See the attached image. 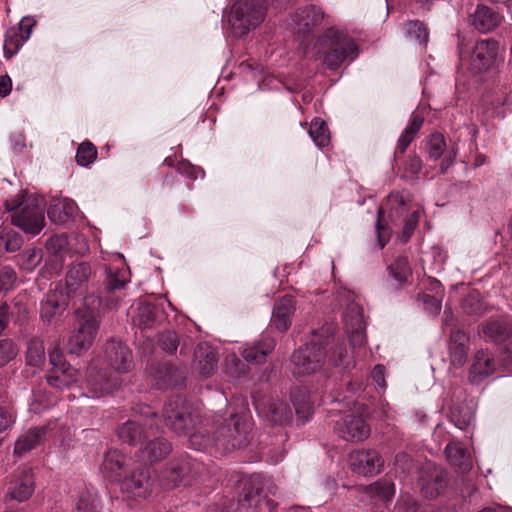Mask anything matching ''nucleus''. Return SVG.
I'll return each mask as SVG.
<instances>
[{
    "instance_id": "obj_1",
    "label": "nucleus",
    "mask_w": 512,
    "mask_h": 512,
    "mask_svg": "<svg viewBox=\"0 0 512 512\" xmlns=\"http://www.w3.org/2000/svg\"><path fill=\"white\" fill-rule=\"evenodd\" d=\"M5 207L11 214V222L26 234L37 235L45 226L46 203L43 197L20 191L6 200Z\"/></svg>"
},
{
    "instance_id": "obj_2",
    "label": "nucleus",
    "mask_w": 512,
    "mask_h": 512,
    "mask_svg": "<svg viewBox=\"0 0 512 512\" xmlns=\"http://www.w3.org/2000/svg\"><path fill=\"white\" fill-rule=\"evenodd\" d=\"M217 436L211 438L206 430L199 429L189 437V443L195 450H206L216 445L225 450L241 448L248 442L249 424L243 416L231 415L229 423L217 428Z\"/></svg>"
},
{
    "instance_id": "obj_3",
    "label": "nucleus",
    "mask_w": 512,
    "mask_h": 512,
    "mask_svg": "<svg viewBox=\"0 0 512 512\" xmlns=\"http://www.w3.org/2000/svg\"><path fill=\"white\" fill-rule=\"evenodd\" d=\"M317 45L327 48L324 52V64L329 69L339 68L345 61H353L359 53L354 40L344 31L329 28L319 37Z\"/></svg>"
},
{
    "instance_id": "obj_4",
    "label": "nucleus",
    "mask_w": 512,
    "mask_h": 512,
    "mask_svg": "<svg viewBox=\"0 0 512 512\" xmlns=\"http://www.w3.org/2000/svg\"><path fill=\"white\" fill-rule=\"evenodd\" d=\"M77 324L68 338L67 349L70 354L81 355L93 344L99 328L97 315L88 310H78Z\"/></svg>"
},
{
    "instance_id": "obj_5",
    "label": "nucleus",
    "mask_w": 512,
    "mask_h": 512,
    "mask_svg": "<svg viewBox=\"0 0 512 512\" xmlns=\"http://www.w3.org/2000/svg\"><path fill=\"white\" fill-rule=\"evenodd\" d=\"M265 10L261 0L239 1L233 5L228 21L235 33L242 36L264 20Z\"/></svg>"
},
{
    "instance_id": "obj_6",
    "label": "nucleus",
    "mask_w": 512,
    "mask_h": 512,
    "mask_svg": "<svg viewBox=\"0 0 512 512\" xmlns=\"http://www.w3.org/2000/svg\"><path fill=\"white\" fill-rule=\"evenodd\" d=\"M196 417L192 406L181 396L171 398L163 408L166 425L178 434L194 426Z\"/></svg>"
},
{
    "instance_id": "obj_7",
    "label": "nucleus",
    "mask_w": 512,
    "mask_h": 512,
    "mask_svg": "<svg viewBox=\"0 0 512 512\" xmlns=\"http://www.w3.org/2000/svg\"><path fill=\"white\" fill-rule=\"evenodd\" d=\"M156 415L148 408L146 416L139 420H128L118 429V437L123 443L131 446L142 444L151 436H155Z\"/></svg>"
},
{
    "instance_id": "obj_8",
    "label": "nucleus",
    "mask_w": 512,
    "mask_h": 512,
    "mask_svg": "<svg viewBox=\"0 0 512 512\" xmlns=\"http://www.w3.org/2000/svg\"><path fill=\"white\" fill-rule=\"evenodd\" d=\"M325 352L317 343L306 344L292 355V372L294 375H308L321 368Z\"/></svg>"
},
{
    "instance_id": "obj_9",
    "label": "nucleus",
    "mask_w": 512,
    "mask_h": 512,
    "mask_svg": "<svg viewBox=\"0 0 512 512\" xmlns=\"http://www.w3.org/2000/svg\"><path fill=\"white\" fill-rule=\"evenodd\" d=\"M105 272V287L99 300L107 307L112 308L118 305L122 290L130 282V273L124 267L113 266L106 267Z\"/></svg>"
},
{
    "instance_id": "obj_10",
    "label": "nucleus",
    "mask_w": 512,
    "mask_h": 512,
    "mask_svg": "<svg viewBox=\"0 0 512 512\" xmlns=\"http://www.w3.org/2000/svg\"><path fill=\"white\" fill-rule=\"evenodd\" d=\"M291 19L295 35L298 39L304 40L323 24L325 14L321 8L308 5L297 9Z\"/></svg>"
},
{
    "instance_id": "obj_11",
    "label": "nucleus",
    "mask_w": 512,
    "mask_h": 512,
    "mask_svg": "<svg viewBox=\"0 0 512 512\" xmlns=\"http://www.w3.org/2000/svg\"><path fill=\"white\" fill-rule=\"evenodd\" d=\"M334 430L342 439L350 442H361L370 435L369 424L360 416L344 415L335 424Z\"/></svg>"
},
{
    "instance_id": "obj_12",
    "label": "nucleus",
    "mask_w": 512,
    "mask_h": 512,
    "mask_svg": "<svg viewBox=\"0 0 512 512\" xmlns=\"http://www.w3.org/2000/svg\"><path fill=\"white\" fill-rule=\"evenodd\" d=\"M91 265L87 262H77L69 266L65 285L68 296L83 295L89 288V283L94 276Z\"/></svg>"
},
{
    "instance_id": "obj_13",
    "label": "nucleus",
    "mask_w": 512,
    "mask_h": 512,
    "mask_svg": "<svg viewBox=\"0 0 512 512\" xmlns=\"http://www.w3.org/2000/svg\"><path fill=\"white\" fill-rule=\"evenodd\" d=\"M149 469L145 466L133 470L118 482L122 493L128 498H145L150 492Z\"/></svg>"
},
{
    "instance_id": "obj_14",
    "label": "nucleus",
    "mask_w": 512,
    "mask_h": 512,
    "mask_svg": "<svg viewBox=\"0 0 512 512\" xmlns=\"http://www.w3.org/2000/svg\"><path fill=\"white\" fill-rule=\"evenodd\" d=\"M498 48V42L493 39L478 41L470 56V70L473 73H480L488 70L496 59Z\"/></svg>"
},
{
    "instance_id": "obj_15",
    "label": "nucleus",
    "mask_w": 512,
    "mask_h": 512,
    "mask_svg": "<svg viewBox=\"0 0 512 512\" xmlns=\"http://www.w3.org/2000/svg\"><path fill=\"white\" fill-rule=\"evenodd\" d=\"M344 323L351 346L362 347L366 343L363 310L357 303H350L344 314Z\"/></svg>"
},
{
    "instance_id": "obj_16",
    "label": "nucleus",
    "mask_w": 512,
    "mask_h": 512,
    "mask_svg": "<svg viewBox=\"0 0 512 512\" xmlns=\"http://www.w3.org/2000/svg\"><path fill=\"white\" fill-rule=\"evenodd\" d=\"M497 362L494 355L487 349L478 350L469 369L468 380L478 385L496 372Z\"/></svg>"
},
{
    "instance_id": "obj_17",
    "label": "nucleus",
    "mask_w": 512,
    "mask_h": 512,
    "mask_svg": "<svg viewBox=\"0 0 512 512\" xmlns=\"http://www.w3.org/2000/svg\"><path fill=\"white\" fill-rule=\"evenodd\" d=\"M105 356L108 365L117 373H127L132 368L131 351L121 341L109 340L105 346Z\"/></svg>"
},
{
    "instance_id": "obj_18",
    "label": "nucleus",
    "mask_w": 512,
    "mask_h": 512,
    "mask_svg": "<svg viewBox=\"0 0 512 512\" xmlns=\"http://www.w3.org/2000/svg\"><path fill=\"white\" fill-rule=\"evenodd\" d=\"M349 465L353 471L362 475H373L380 471L382 461L374 450H356L349 455Z\"/></svg>"
},
{
    "instance_id": "obj_19",
    "label": "nucleus",
    "mask_w": 512,
    "mask_h": 512,
    "mask_svg": "<svg viewBox=\"0 0 512 512\" xmlns=\"http://www.w3.org/2000/svg\"><path fill=\"white\" fill-rule=\"evenodd\" d=\"M127 459L117 449L108 450L101 465V471L108 480L119 482L127 471Z\"/></svg>"
},
{
    "instance_id": "obj_20",
    "label": "nucleus",
    "mask_w": 512,
    "mask_h": 512,
    "mask_svg": "<svg viewBox=\"0 0 512 512\" xmlns=\"http://www.w3.org/2000/svg\"><path fill=\"white\" fill-rule=\"evenodd\" d=\"M218 357L206 343L197 345L194 350V367L203 377L211 376L217 369Z\"/></svg>"
},
{
    "instance_id": "obj_21",
    "label": "nucleus",
    "mask_w": 512,
    "mask_h": 512,
    "mask_svg": "<svg viewBox=\"0 0 512 512\" xmlns=\"http://www.w3.org/2000/svg\"><path fill=\"white\" fill-rule=\"evenodd\" d=\"M155 385L158 389L174 387L182 383L185 378L183 370L168 363L159 364L152 372Z\"/></svg>"
},
{
    "instance_id": "obj_22",
    "label": "nucleus",
    "mask_w": 512,
    "mask_h": 512,
    "mask_svg": "<svg viewBox=\"0 0 512 512\" xmlns=\"http://www.w3.org/2000/svg\"><path fill=\"white\" fill-rule=\"evenodd\" d=\"M395 494V486L388 480H379L363 487L362 499L371 504L390 501Z\"/></svg>"
},
{
    "instance_id": "obj_23",
    "label": "nucleus",
    "mask_w": 512,
    "mask_h": 512,
    "mask_svg": "<svg viewBox=\"0 0 512 512\" xmlns=\"http://www.w3.org/2000/svg\"><path fill=\"white\" fill-rule=\"evenodd\" d=\"M130 313L134 325L140 328H149L156 322L159 316V309L152 303L141 300L131 306Z\"/></svg>"
},
{
    "instance_id": "obj_24",
    "label": "nucleus",
    "mask_w": 512,
    "mask_h": 512,
    "mask_svg": "<svg viewBox=\"0 0 512 512\" xmlns=\"http://www.w3.org/2000/svg\"><path fill=\"white\" fill-rule=\"evenodd\" d=\"M295 311V299L285 295L275 305L272 313V324L279 330L285 331L291 325V317Z\"/></svg>"
},
{
    "instance_id": "obj_25",
    "label": "nucleus",
    "mask_w": 512,
    "mask_h": 512,
    "mask_svg": "<svg viewBox=\"0 0 512 512\" xmlns=\"http://www.w3.org/2000/svg\"><path fill=\"white\" fill-rule=\"evenodd\" d=\"M483 333L494 342L504 341L512 336V319L507 315L490 318L483 325Z\"/></svg>"
},
{
    "instance_id": "obj_26",
    "label": "nucleus",
    "mask_w": 512,
    "mask_h": 512,
    "mask_svg": "<svg viewBox=\"0 0 512 512\" xmlns=\"http://www.w3.org/2000/svg\"><path fill=\"white\" fill-rule=\"evenodd\" d=\"M47 427H34L23 432L15 442L14 453L23 455L39 446L46 438Z\"/></svg>"
},
{
    "instance_id": "obj_27",
    "label": "nucleus",
    "mask_w": 512,
    "mask_h": 512,
    "mask_svg": "<svg viewBox=\"0 0 512 512\" xmlns=\"http://www.w3.org/2000/svg\"><path fill=\"white\" fill-rule=\"evenodd\" d=\"M502 17L491 8L479 5L471 16L472 25L482 33L489 32L496 28Z\"/></svg>"
},
{
    "instance_id": "obj_28",
    "label": "nucleus",
    "mask_w": 512,
    "mask_h": 512,
    "mask_svg": "<svg viewBox=\"0 0 512 512\" xmlns=\"http://www.w3.org/2000/svg\"><path fill=\"white\" fill-rule=\"evenodd\" d=\"M120 385L118 379H113L109 381L104 379L103 375H95L94 369L90 368L87 376V389H88V397L91 398H99L102 397L114 389H116Z\"/></svg>"
},
{
    "instance_id": "obj_29",
    "label": "nucleus",
    "mask_w": 512,
    "mask_h": 512,
    "mask_svg": "<svg viewBox=\"0 0 512 512\" xmlns=\"http://www.w3.org/2000/svg\"><path fill=\"white\" fill-rule=\"evenodd\" d=\"M256 409L273 424L283 425L292 419V410L283 401H273L267 407L257 405Z\"/></svg>"
},
{
    "instance_id": "obj_30",
    "label": "nucleus",
    "mask_w": 512,
    "mask_h": 512,
    "mask_svg": "<svg viewBox=\"0 0 512 512\" xmlns=\"http://www.w3.org/2000/svg\"><path fill=\"white\" fill-rule=\"evenodd\" d=\"M34 492V476L30 470H23L9 488L11 497L19 502L31 497Z\"/></svg>"
},
{
    "instance_id": "obj_31",
    "label": "nucleus",
    "mask_w": 512,
    "mask_h": 512,
    "mask_svg": "<svg viewBox=\"0 0 512 512\" xmlns=\"http://www.w3.org/2000/svg\"><path fill=\"white\" fill-rule=\"evenodd\" d=\"M468 352V336L459 329L451 331L450 334V356L454 365L462 366Z\"/></svg>"
},
{
    "instance_id": "obj_32",
    "label": "nucleus",
    "mask_w": 512,
    "mask_h": 512,
    "mask_svg": "<svg viewBox=\"0 0 512 512\" xmlns=\"http://www.w3.org/2000/svg\"><path fill=\"white\" fill-rule=\"evenodd\" d=\"M79 377V372L70 364L52 368L47 375V382L55 388L69 387L75 383Z\"/></svg>"
},
{
    "instance_id": "obj_33",
    "label": "nucleus",
    "mask_w": 512,
    "mask_h": 512,
    "mask_svg": "<svg viewBox=\"0 0 512 512\" xmlns=\"http://www.w3.org/2000/svg\"><path fill=\"white\" fill-rule=\"evenodd\" d=\"M77 212V205L71 199L54 201L47 210V215L52 222L64 223L73 218Z\"/></svg>"
},
{
    "instance_id": "obj_34",
    "label": "nucleus",
    "mask_w": 512,
    "mask_h": 512,
    "mask_svg": "<svg viewBox=\"0 0 512 512\" xmlns=\"http://www.w3.org/2000/svg\"><path fill=\"white\" fill-rule=\"evenodd\" d=\"M274 347V339L263 336L258 343L245 348L242 351V356L247 362L262 363Z\"/></svg>"
},
{
    "instance_id": "obj_35",
    "label": "nucleus",
    "mask_w": 512,
    "mask_h": 512,
    "mask_svg": "<svg viewBox=\"0 0 512 512\" xmlns=\"http://www.w3.org/2000/svg\"><path fill=\"white\" fill-rule=\"evenodd\" d=\"M65 307V300L58 292H50L41 302L40 316L43 321L51 322Z\"/></svg>"
},
{
    "instance_id": "obj_36",
    "label": "nucleus",
    "mask_w": 512,
    "mask_h": 512,
    "mask_svg": "<svg viewBox=\"0 0 512 512\" xmlns=\"http://www.w3.org/2000/svg\"><path fill=\"white\" fill-rule=\"evenodd\" d=\"M446 457L451 465L466 472L471 469L472 462L467 451L456 442H451L445 449Z\"/></svg>"
},
{
    "instance_id": "obj_37",
    "label": "nucleus",
    "mask_w": 512,
    "mask_h": 512,
    "mask_svg": "<svg viewBox=\"0 0 512 512\" xmlns=\"http://www.w3.org/2000/svg\"><path fill=\"white\" fill-rule=\"evenodd\" d=\"M423 121L424 118L422 115L416 112L412 113L408 126L402 132L398 140L397 151L399 153L403 154L406 151L410 143L413 141L415 135L422 127Z\"/></svg>"
},
{
    "instance_id": "obj_38",
    "label": "nucleus",
    "mask_w": 512,
    "mask_h": 512,
    "mask_svg": "<svg viewBox=\"0 0 512 512\" xmlns=\"http://www.w3.org/2000/svg\"><path fill=\"white\" fill-rule=\"evenodd\" d=\"M446 486L445 475L441 469L433 468L428 479L423 478L421 483L422 492L427 497H436Z\"/></svg>"
},
{
    "instance_id": "obj_39",
    "label": "nucleus",
    "mask_w": 512,
    "mask_h": 512,
    "mask_svg": "<svg viewBox=\"0 0 512 512\" xmlns=\"http://www.w3.org/2000/svg\"><path fill=\"white\" fill-rule=\"evenodd\" d=\"M155 430L158 433V429L155 428ZM147 441L144 452L150 461L160 460L171 451V444L161 437L151 436Z\"/></svg>"
},
{
    "instance_id": "obj_40",
    "label": "nucleus",
    "mask_w": 512,
    "mask_h": 512,
    "mask_svg": "<svg viewBox=\"0 0 512 512\" xmlns=\"http://www.w3.org/2000/svg\"><path fill=\"white\" fill-rule=\"evenodd\" d=\"M29 39V33H21L15 28L7 30L3 45L4 56L7 59L12 58Z\"/></svg>"
},
{
    "instance_id": "obj_41",
    "label": "nucleus",
    "mask_w": 512,
    "mask_h": 512,
    "mask_svg": "<svg viewBox=\"0 0 512 512\" xmlns=\"http://www.w3.org/2000/svg\"><path fill=\"white\" fill-rule=\"evenodd\" d=\"M328 362L333 366H341L348 369L352 364V352L348 350L345 343H337L330 349Z\"/></svg>"
},
{
    "instance_id": "obj_42",
    "label": "nucleus",
    "mask_w": 512,
    "mask_h": 512,
    "mask_svg": "<svg viewBox=\"0 0 512 512\" xmlns=\"http://www.w3.org/2000/svg\"><path fill=\"white\" fill-rule=\"evenodd\" d=\"M23 244L22 236L9 228L0 229V252H15Z\"/></svg>"
},
{
    "instance_id": "obj_43",
    "label": "nucleus",
    "mask_w": 512,
    "mask_h": 512,
    "mask_svg": "<svg viewBox=\"0 0 512 512\" xmlns=\"http://www.w3.org/2000/svg\"><path fill=\"white\" fill-rule=\"evenodd\" d=\"M43 259L41 248L31 247L19 255V266L22 270L31 272L40 265Z\"/></svg>"
},
{
    "instance_id": "obj_44",
    "label": "nucleus",
    "mask_w": 512,
    "mask_h": 512,
    "mask_svg": "<svg viewBox=\"0 0 512 512\" xmlns=\"http://www.w3.org/2000/svg\"><path fill=\"white\" fill-rule=\"evenodd\" d=\"M309 135L314 143L319 147H324L329 142V131L325 121L316 118L309 127Z\"/></svg>"
},
{
    "instance_id": "obj_45",
    "label": "nucleus",
    "mask_w": 512,
    "mask_h": 512,
    "mask_svg": "<svg viewBox=\"0 0 512 512\" xmlns=\"http://www.w3.org/2000/svg\"><path fill=\"white\" fill-rule=\"evenodd\" d=\"M45 359V348L42 340L33 338L28 342L26 361L31 366H40Z\"/></svg>"
},
{
    "instance_id": "obj_46",
    "label": "nucleus",
    "mask_w": 512,
    "mask_h": 512,
    "mask_svg": "<svg viewBox=\"0 0 512 512\" xmlns=\"http://www.w3.org/2000/svg\"><path fill=\"white\" fill-rule=\"evenodd\" d=\"M69 237L65 234L54 235L51 236L46 242V248L48 251L54 253L55 255H64L67 252H70Z\"/></svg>"
},
{
    "instance_id": "obj_47",
    "label": "nucleus",
    "mask_w": 512,
    "mask_h": 512,
    "mask_svg": "<svg viewBox=\"0 0 512 512\" xmlns=\"http://www.w3.org/2000/svg\"><path fill=\"white\" fill-rule=\"evenodd\" d=\"M389 271L399 283L406 282L411 275V269L405 257L397 258L394 263L389 266Z\"/></svg>"
},
{
    "instance_id": "obj_48",
    "label": "nucleus",
    "mask_w": 512,
    "mask_h": 512,
    "mask_svg": "<svg viewBox=\"0 0 512 512\" xmlns=\"http://www.w3.org/2000/svg\"><path fill=\"white\" fill-rule=\"evenodd\" d=\"M97 157V149L90 142L82 143L76 152V161L81 166H88Z\"/></svg>"
},
{
    "instance_id": "obj_49",
    "label": "nucleus",
    "mask_w": 512,
    "mask_h": 512,
    "mask_svg": "<svg viewBox=\"0 0 512 512\" xmlns=\"http://www.w3.org/2000/svg\"><path fill=\"white\" fill-rule=\"evenodd\" d=\"M407 36L415 39L420 44H426L428 41V31L424 24L418 20L410 21L406 25Z\"/></svg>"
},
{
    "instance_id": "obj_50",
    "label": "nucleus",
    "mask_w": 512,
    "mask_h": 512,
    "mask_svg": "<svg viewBox=\"0 0 512 512\" xmlns=\"http://www.w3.org/2000/svg\"><path fill=\"white\" fill-rule=\"evenodd\" d=\"M387 206H389L392 221L395 222L394 217L401 218L406 213L405 200L402 195L395 193L390 194L387 199Z\"/></svg>"
},
{
    "instance_id": "obj_51",
    "label": "nucleus",
    "mask_w": 512,
    "mask_h": 512,
    "mask_svg": "<svg viewBox=\"0 0 512 512\" xmlns=\"http://www.w3.org/2000/svg\"><path fill=\"white\" fill-rule=\"evenodd\" d=\"M473 415L469 409L453 407L451 409V421L461 430L467 428L472 422Z\"/></svg>"
},
{
    "instance_id": "obj_52",
    "label": "nucleus",
    "mask_w": 512,
    "mask_h": 512,
    "mask_svg": "<svg viewBox=\"0 0 512 512\" xmlns=\"http://www.w3.org/2000/svg\"><path fill=\"white\" fill-rule=\"evenodd\" d=\"M17 282V274L10 266H2L0 268V291L7 292L15 287Z\"/></svg>"
},
{
    "instance_id": "obj_53",
    "label": "nucleus",
    "mask_w": 512,
    "mask_h": 512,
    "mask_svg": "<svg viewBox=\"0 0 512 512\" xmlns=\"http://www.w3.org/2000/svg\"><path fill=\"white\" fill-rule=\"evenodd\" d=\"M190 471L188 463H184L181 465H176L171 467L166 472V480L168 481V484H171L173 487L177 486L181 481L184 480V478L187 476L188 472Z\"/></svg>"
},
{
    "instance_id": "obj_54",
    "label": "nucleus",
    "mask_w": 512,
    "mask_h": 512,
    "mask_svg": "<svg viewBox=\"0 0 512 512\" xmlns=\"http://www.w3.org/2000/svg\"><path fill=\"white\" fill-rule=\"evenodd\" d=\"M17 355V349L13 341L7 338H0V366H4Z\"/></svg>"
},
{
    "instance_id": "obj_55",
    "label": "nucleus",
    "mask_w": 512,
    "mask_h": 512,
    "mask_svg": "<svg viewBox=\"0 0 512 512\" xmlns=\"http://www.w3.org/2000/svg\"><path fill=\"white\" fill-rule=\"evenodd\" d=\"M445 148V140L441 134H433L428 142V153L430 158L437 160L441 157Z\"/></svg>"
},
{
    "instance_id": "obj_56",
    "label": "nucleus",
    "mask_w": 512,
    "mask_h": 512,
    "mask_svg": "<svg viewBox=\"0 0 512 512\" xmlns=\"http://www.w3.org/2000/svg\"><path fill=\"white\" fill-rule=\"evenodd\" d=\"M159 344L161 348L169 353L176 351L178 347V338L175 332L166 331L159 336Z\"/></svg>"
},
{
    "instance_id": "obj_57",
    "label": "nucleus",
    "mask_w": 512,
    "mask_h": 512,
    "mask_svg": "<svg viewBox=\"0 0 512 512\" xmlns=\"http://www.w3.org/2000/svg\"><path fill=\"white\" fill-rule=\"evenodd\" d=\"M419 506L417 501L409 494H402L397 503V512H418Z\"/></svg>"
},
{
    "instance_id": "obj_58",
    "label": "nucleus",
    "mask_w": 512,
    "mask_h": 512,
    "mask_svg": "<svg viewBox=\"0 0 512 512\" xmlns=\"http://www.w3.org/2000/svg\"><path fill=\"white\" fill-rule=\"evenodd\" d=\"M69 241L70 252L74 254L83 255L89 250L88 242L83 235L73 234L69 236Z\"/></svg>"
},
{
    "instance_id": "obj_59",
    "label": "nucleus",
    "mask_w": 512,
    "mask_h": 512,
    "mask_svg": "<svg viewBox=\"0 0 512 512\" xmlns=\"http://www.w3.org/2000/svg\"><path fill=\"white\" fill-rule=\"evenodd\" d=\"M420 219L419 211L412 212L407 219L404 221L403 232L401 235V240L406 242L409 240L412 235L414 229L416 228Z\"/></svg>"
},
{
    "instance_id": "obj_60",
    "label": "nucleus",
    "mask_w": 512,
    "mask_h": 512,
    "mask_svg": "<svg viewBox=\"0 0 512 512\" xmlns=\"http://www.w3.org/2000/svg\"><path fill=\"white\" fill-rule=\"evenodd\" d=\"M97 509V501L91 494H83L76 503L78 512H95Z\"/></svg>"
},
{
    "instance_id": "obj_61",
    "label": "nucleus",
    "mask_w": 512,
    "mask_h": 512,
    "mask_svg": "<svg viewBox=\"0 0 512 512\" xmlns=\"http://www.w3.org/2000/svg\"><path fill=\"white\" fill-rule=\"evenodd\" d=\"M15 419L16 415L11 409L0 407V433L11 428Z\"/></svg>"
},
{
    "instance_id": "obj_62",
    "label": "nucleus",
    "mask_w": 512,
    "mask_h": 512,
    "mask_svg": "<svg viewBox=\"0 0 512 512\" xmlns=\"http://www.w3.org/2000/svg\"><path fill=\"white\" fill-rule=\"evenodd\" d=\"M382 213H383V210L380 208L378 210V220H377V224H376L377 238H378V243L380 245V248H384V246L388 242L390 234H391L390 230L388 228L383 227L381 224Z\"/></svg>"
},
{
    "instance_id": "obj_63",
    "label": "nucleus",
    "mask_w": 512,
    "mask_h": 512,
    "mask_svg": "<svg viewBox=\"0 0 512 512\" xmlns=\"http://www.w3.org/2000/svg\"><path fill=\"white\" fill-rule=\"evenodd\" d=\"M49 360L52 365V368L60 367L64 365H68V363L65 361L64 356L61 352V350L57 347L53 348L49 352Z\"/></svg>"
},
{
    "instance_id": "obj_64",
    "label": "nucleus",
    "mask_w": 512,
    "mask_h": 512,
    "mask_svg": "<svg viewBox=\"0 0 512 512\" xmlns=\"http://www.w3.org/2000/svg\"><path fill=\"white\" fill-rule=\"evenodd\" d=\"M383 365H376L372 371L371 377L373 382L379 387H385V373Z\"/></svg>"
}]
</instances>
